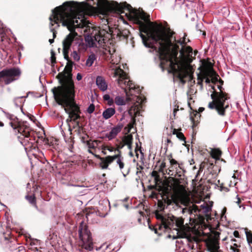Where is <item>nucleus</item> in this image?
<instances>
[{
  "label": "nucleus",
  "mask_w": 252,
  "mask_h": 252,
  "mask_svg": "<svg viewBox=\"0 0 252 252\" xmlns=\"http://www.w3.org/2000/svg\"><path fill=\"white\" fill-rule=\"evenodd\" d=\"M123 125H118L112 128L111 131L105 134V137L108 139L109 140H111L116 137L118 134L121 131Z\"/></svg>",
  "instance_id": "nucleus-16"
},
{
  "label": "nucleus",
  "mask_w": 252,
  "mask_h": 252,
  "mask_svg": "<svg viewBox=\"0 0 252 252\" xmlns=\"http://www.w3.org/2000/svg\"><path fill=\"white\" fill-rule=\"evenodd\" d=\"M206 82L207 83L209 82V79L206 80Z\"/></svg>",
  "instance_id": "nucleus-64"
},
{
  "label": "nucleus",
  "mask_w": 252,
  "mask_h": 252,
  "mask_svg": "<svg viewBox=\"0 0 252 252\" xmlns=\"http://www.w3.org/2000/svg\"><path fill=\"white\" fill-rule=\"evenodd\" d=\"M56 237H57V235H55L54 233H53L52 235H51V234L49 235V236L48 237V239L49 240H53V242L54 241V239H55L56 238Z\"/></svg>",
  "instance_id": "nucleus-37"
},
{
  "label": "nucleus",
  "mask_w": 252,
  "mask_h": 252,
  "mask_svg": "<svg viewBox=\"0 0 252 252\" xmlns=\"http://www.w3.org/2000/svg\"><path fill=\"white\" fill-rule=\"evenodd\" d=\"M226 207H224L223 208V209L222 210V211H221V214H222L221 218L222 219L223 218V216L224 215V214L226 213Z\"/></svg>",
  "instance_id": "nucleus-40"
},
{
  "label": "nucleus",
  "mask_w": 252,
  "mask_h": 252,
  "mask_svg": "<svg viewBox=\"0 0 252 252\" xmlns=\"http://www.w3.org/2000/svg\"><path fill=\"white\" fill-rule=\"evenodd\" d=\"M216 166L214 165L213 163H209V165L208 166V169L209 171H210V172L212 174L216 173L215 171V168Z\"/></svg>",
  "instance_id": "nucleus-31"
},
{
  "label": "nucleus",
  "mask_w": 252,
  "mask_h": 252,
  "mask_svg": "<svg viewBox=\"0 0 252 252\" xmlns=\"http://www.w3.org/2000/svg\"><path fill=\"white\" fill-rule=\"evenodd\" d=\"M224 189L228 190V189L227 188L222 187V186H220V190H222Z\"/></svg>",
  "instance_id": "nucleus-49"
},
{
  "label": "nucleus",
  "mask_w": 252,
  "mask_h": 252,
  "mask_svg": "<svg viewBox=\"0 0 252 252\" xmlns=\"http://www.w3.org/2000/svg\"><path fill=\"white\" fill-rule=\"evenodd\" d=\"M204 110V108H203V107H200V108H199V110H200V111H203V110Z\"/></svg>",
  "instance_id": "nucleus-56"
},
{
  "label": "nucleus",
  "mask_w": 252,
  "mask_h": 252,
  "mask_svg": "<svg viewBox=\"0 0 252 252\" xmlns=\"http://www.w3.org/2000/svg\"><path fill=\"white\" fill-rule=\"evenodd\" d=\"M104 100L107 101V104L111 106L114 104V100L113 98H111L110 95L108 94H105L103 96Z\"/></svg>",
  "instance_id": "nucleus-25"
},
{
  "label": "nucleus",
  "mask_w": 252,
  "mask_h": 252,
  "mask_svg": "<svg viewBox=\"0 0 252 252\" xmlns=\"http://www.w3.org/2000/svg\"><path fill=\"white\" fill-rule=\"evenodd\" d=\"M108 38L109 37L103 35L102 32L98 34L95 33L94 34L88 33L85 35V43L84 42V44L86 46L87 50L88 47H96L97 44L102 46L108 40Z\"/></svg>",
  "instance_id": "nucleus-11"
},
{
  "label": "nucleus",
  "mask_w": 252,
  "mask_h": 252,
  "mask_svg": "<svg viewBox=\"0 0 252 252\" xmlns=\"http://www.w3.org/2000/svg\"><path fill=\"white\" fill-rule=\"evenodd\" d=\"M237 201H236V203L238 204H239L241 202V200H240V198L238 197V195H237Z\"/></svg>",
  "instance_id": "nucleus-47"
},
{
  "label": "nucleus",
  "mask_w": 252,
  "mask_h": 252,
  "mask_svg": "<svg viewBox=\"0 0 252 252\" xmlns=\"http://www.w3.org/2000/svg\"><path fill=\"white\" fill-rule=\"evenodd\" d=\"M27 200L32 205H35V197L34 195H27L26 196Z\"/></svg>",
  "instance_id": "nucleus-28"
},
{
  "label": "nucleus",
  "mask_w": 252,
  "mask_h": 252,
  "mask_svg": "<svg viewBox=\"0 0 252 252\" xmlns=\"http://www.w3.org/2000/svg\"><path fill=\"white\" fill-rule=\"evenodd\" d=\"M245 233L248 243L249 244H252V232L251 231H248V229L246 228Z\"/></svg>",
  "instance_id": "nucleus-27"
},
{
  "label": "nucleus",
  "mask_w": 252,
  "mask_h": 252,
  "mask_svg": "<svg viewBox=\"0 0 252 252\" xmlns=\"http://www.w3.org/2000/svg\"><path fill=\"white\" fill-rule=\"evenodd\" d=\"M129 168H128V170L126 172H122L123 175L124 177H126L127 174H128L129 172Z\"/></svg>",
  "instance_id": "nucleus-43"
},
{
  "label": "nucleus",
  "mask_w": 252,
  "mask_h": 252,
  "mask_svg": "<svg viewBox=\"0 0 252 252\" xmlns=\"http://www.w3.org/2000/svg\"><path fill=\"white\" fill-rule=\"evenodd\" d=\"M231 249L233 251V252H237L238 251H239V250L237 249L236 248H231Z\"/></svg>",
  "instance_id": "nucleus-46"
},
{
  "label": "nucleus",
  "mask_w": 252,
  "mask_h": 252,
  "mask_svg": "<svg viewBox=\"0 0 252 252\" xmlns=\"http://www.w3.org/2000/svg\"><path fill=\"white\" fill-rule=\"evenodd\" d=\"M119 167H120V169L122 170L124 168V162H123L122 163H121L120 164V165H119Z\"/></svg>",
  "instance_id": "nucleus-45"
},
{
  "label": "nucleus",
  "mask_w": 252,
  "mask_h": 252,
  "mask_svg": "<svg viewBox=\"0 0 252 252\" xmlns=\"http://www.w3.org/2000/svg\"><path fill=\"white\" fill-rule=\"evenodd\" d=\"M49 42H50V44H52L54 42V38H53V39H50L49 40Z\"/></svg>",
  "instance_id": "nucleus-48"
},
{
  "label": "nucleus",
  "mask_w": 252,
  "mask_h": 252,
  "mask_svg": "<svg viewBox=\"0 0 252 252\" xmlns=\"http://www.w3.org/2000/svg\"><path fill=\"white\" fill-rule=\"evenodd\" d=\"M73 65L74 63L72 61H68L65 68H66L68 72H71L72 70Z\"/></svg>",
  "instance_id": "nucleus-30"
},
{
  "label": "nucleus",
  "mask_w": 252,
  "mask_h": 252,
  "mask_svg": "<svg viewBox=\"0 0 252 252\" xmlns=\"http://www.w3.org/2000/svg\"><path fill=\"white\" fill-rule=\"evenodd\" d=\"M115 103L118 105H125L126 103L124 98L120 96H117L114 100Z\"/></svg>",
  "instance_id": "nucleus-24"
},
{
  "label": "nucleus",
  "mask_w": 252,
  "mask_h": 252,
  "mask_svg": "<svg viewBox=\"0 0 252 252\" xmlns=\"http://www.w3.org/2000/svg\"><path fill=\"white\" fill-rule=\"evenodd\" d=\"M69 37L67 35L63 41V54L64 59L68 62L71 61L68 56V54L70 50V44L68 42Z\"/></svg>",
  "instance_id": "nucleus-17"
},
{
  "label": "nucleus",
  "mask_w": 252,
  "mask_h": 252,
  "mask_svg": "<svg viewBox=\"0 0 252 252\" xmlns=\"http://www.w3.org/2000/svg\"><path fill=\"white\" fill-rule=\"evenodd\" d=\"M96 5L105 13L125 14L129 20L138 26L143 44L158 57L162 70L166 62L170 67L169 72L181 83H186L184 78L189 75L188 64L192 62L193 54L194 57L197 53V51L193 53L192 48L187 45L189 40L186 41V33L182 38L177 37L176 32L169 28L151 22L150 15L143 10L134 9L126 2L122 4L115 1L97 0Z\"/></svg>",
  "instance_id": "nucleus-1"
},
{
  "label": "nucleus",
  "mask_w": 252,
  "mask_h": 252,
  "mask_svg": "<svg viewBox=\"0 0 252 252\" xmlns=\"http://www.w3.org/2000/svg\"><path fill=\"white\" fill-rule=\"evenodd\" d=\"M69 37L68 42L70 44V49L73 50L71 54V56L76 62H78L80 59V56L78 52H84L86 51V46L84 44L83 38L77 32L69 33L67 35Z\"/></svg>",
  "instance_id": "nucleus-8"
},
{
  "label": "nucleus",
  "mask_w": 252,
  "mask_h": 252,
  "mask_svg": "<svg viewBox=\"0 0 252 252\" xmlns=\"http://www.w3.org/2000/svg\"><path fill=\"white\" fill-rule=\"evenodd\" d=\"M219 242L214 240L212 242L211 247L208 248V251L209 252H219Z\"/></svg>",
  "instance_id": "nucleus-21"
},
{
  "label": "nucleus",
  "mask_w": 252,
  "mask_h": 252,
  "mask_svg": "<svg viewBox=\"0 0 252 252\" xmlns=\"http://www.w3.org/2000/svg\"><path fill=\"white\" fill-rule=\"evenodd\" d=\"M201 171H202V170L201 169V168H200V169H199V170H198V173H197V175H196V176L198 175V174H199V172H200Z\"/></svg>",
  "instance_id": "nucleus-57"
},
{
  "label": "nucleus",
  "mask_w": 252,
  "mask_h": 252,
  "mask_svg": "<svg viewBox=\"0 0 252 252\" xmlns=\"http://www.w3.org/2000/svg\"><path fill=\"white\" fill-rule=\"evenodd\" d=\"M23 96L16 97L13 99V102L16 107H18L20 106V104H23L24 101L22 100Z\"/></svg>",
  "instance_id": "nucleus-26"
},
{
  "label": "nucleus",
  "mask_w": 252,
  "mask_h": 252,
  "mask_svg": "<svg viewBox=\"0 0 252 252\" xmlns=\"http://www.w3.org/2000/svg\"><path fill=\"white\" fill-rule=\"evenodd\" d=\"M177 137L180 139L182 141H184L185 142H186V138L183 134V133L182 132H179L177 134Z\"/></svg>",
  "instance_id": "nucleus-34"
},
{
  "label": "nucleus",
  "mask_w": 252,
  "mask_h": 252,
  "mask_svg": "<svg viewBox=\"0 0 252 252\" xmlns=\"http://www.w3.org/2000/svg\"><path fill=\"white\" fill-rule=\"evenodd\" d=\"M94 7L86 1L78 2L74 1L64 2L62 5L52 10L49 17L50 29L53 33V38L56 37V29L59 26V23L66 27L70 33L76 32V29L82 28L85 25L84 13L94 9Z\"/></svg>",
  "instance_id": "nucleus-2"
},
{
  "label": "nucleus",
  "mask_w": 252,
  "mask_h": 252,
  "mask_svg": "<svg viewBox=\"0 0 252 252\" xmlns=\"http://www.w3.org/2000/svg\"><path fill=\"white\" fill-rule=\"evenodd\" d=\"M171 170L169 169V172L168 173V174H169V175H173V174H170V172H171Z\"/></svg>",
  "instance_id": "nucleus-58"
},
{
  "label": "nucleus",
  "mask_w": 252,
  "mask_h": 252,
  "mask_svg": "<svg viewBox=\"0 0 252 252\" xmlns=\"http://www.w3.org/2000/svg\"><path fill=\"white\" fill-rule=\"evenodd\" d=\"M114 74V76L118 77L117 81L120 86L123 88V85H124L128 89V91L125 89L126 100L132 101L133 104L128 109V113L132 120L135 121V118L140 115L143 104L146 102V98L139 95L140 94L139 87H136L131 81L128 80L123 70L121 68L116 69Z\"/></svg>",
  "instance_id": "nucleus-3"
},
{
  "label": "nucleus",
  "mask_w": 252,
  "mask_h": 252,
  "mask_svg": "<svg viewBox=\"0 0 252 252\" xmlns=\"http://www.w3.org/2000/svg\"><path fill=\"white\" fill-rule=\"evenodd\" d=\"M173 205H174V206L173 207L174 208H181L180 206H179V204L178 203H176V202H174L173 203Z\"/></svg>",
  "instance_id": "nucleus-41"
},
{
  "label": "nucleus",
  "mask_w": 252,
  "mask_h": 252,
  "mask_svg": "<svg viewBox=\"0 0 252 252\" xmlns=\"http://www.w3.org/2000/svg\"><path fill=\"white\" fill-rule=\"evenodd\" d=\"M96 84L98 88L104 92L107 89V84L104 78L101 76H98L96 78Z\"/></svg>",
  "instance_id": "nucleus-18"
},
{
  "label": "nucleus",
  "mask_w": 252,
  "mask_h": 252,
  "mask_svg": "<svg viewBox=\"0 0 252 252\" xmlns=\"http://www.w3.org/2000/svg\"><path fill=\"white\" fill-rule=\"evenodd\" d=\"M178 111V110H176L175 109H174V111H173V115H174V116L175 117V115H176V112Z\"/></svg>",
  "instance_id": "nucleus-51"
},
{
  "label": "nucleus",
  "mask_w": 252,
  "mask_h": 252,
  "mask_svg": "<svg viewBox=\"0 0 252 252\" xmlns=\"http://www.w3.org/2000/svg\"><path fill=\"white\" fill-rule=\"evenodd\" d=\"M201 207L202 208V210H200L198 206L196 205L193 204L191 206H190L189 208H181V212L182 214H185L186 213L190 214V215H194V217L196 215H197L198 213H200L201 212L204 213H208L211 208L208 206L202 205Z\"/></svg>",
  "instance_id": "nucleus-13"
},
{
  "label": "nucleus",
  "mask_w": 252,
  "mask_h": 252,
  "mask_svg": "<svg viewBox=\"0 0 252 252\" xmlns=\"http://www.w3.org/2000/svg\"><path fill=\"white\" fill-rule=\"evenodd\" d=\"M211 155L216 160H219L221 155V152L219 149H212Z\"/></svg>",
  "instance_id": "nucleus-22"
},
{
  "label": "nucleus",
  "mask_w": 252,
  "mask_h": 252,
  "mask_svg": "<svg viewBox=\"0 0 252 252\" xmlns=\"http://www.w3.org/2000/svg\"><path fill=\"white\" fill-rule=\"evenodd\" d=\"M78 234L79 239L82 241V248L87 251H93L94 247L92 234L88 226L83 221L79 224Z\"/></svg>",
  "instance_id": "nucleus-9"
},
{
  "label": "nucleus",
  "mask_w": 252,
  "mask_h": 252,
  "mask_svg": "<svg viewBox=\"0 0 252 252\" xmlns=\"http://www.w3.org/2000/svg\"><path fill=\"white\" fill-rule=\"evenodd\" d=\"M234 235L235 237L238 238L239 237V232L238 231H235L234 232Z\"/></svg>",
  "instance_id": "nucleus-42"
},
{
  "label": "nucleus",
  "mask_w": 252,
  "mask_h": 252,
  "mask_svg": "<svg viewBox=\"0 0 252 252\" xmlns=\"http://www.w3.org/2000/svg\"><path fill=\"white\" fill-rule=\"evenodd\" d=\"M118 156H108L105 158H101L99 155H95V157L100 160V166L102 169H107L109 164H111Z\"/></svg>",
  "instance_id": "nucleus-15"
},
{
  "label": "nucleus",
  "mask_w": 252,
  "mask_h": 252,
  "mask_svg": "<svg viewBox=\"0 0 252 252\" xmlns=\"http://www.w3.org/2000/svg\"><path fill=\"white\" fill-rule=\"evenodd\" d=\"M95 109V106L93 103L91 104L87 108V112L89 114H92L94 112Z\"/></svg>",
  "instance_id": "nucleus-32"
},
{
  "label": "nucleus",
  "mask_w": 252,
  "mask_h": 252,
  "mask_svg": "<svg viewBox=\"0 0 252 252\" xmlns=\"http://www.w3.org/2000/svg\"><path fill=\"white\" fill-rule=\"evenodd\" d=\"M23 98H27L28 96V94H27L26 96H23Z\"/></svg>",
  "instance_id": "nucleus-62"
},
{
  "label": "nucleus",
  "mask_w": 252,
  "mask_h": 252,
  "mask_svg": "<svg viewBox=\"0 0 252 252\" xmlns=\"http://www.w3.org/2000/svg\"><path fill=\"white\" fill-rule=\"evenodd\" d=\"M117 151L118 153L115 156H118L116 159H117V163L118 165H120L121 163L123 162V158L122 157L121 155V151L119 149H117L115 150Z\"/></svg>",
  "instance_id": "nucleus-29"
},
{
  "label": "nucleus",
  "mask_w": 252,
  "mask_h": 252,
  "mask_svg": "<svg viewBox=\"0 0 252 252\" xmlns=\"http://www.w3.org/2000/svg\"><path fill=\"white\" fill-rule=\"evenodd\" d=\"M51 62L52 65H53L56 63V57H55V53L53 51H52L51 52Z\"/></svg>",
  "instance_id": "nucleus-33"
},
{
  "label": "nucleus",
  "mask_w": 252,
  "mask_h": 252,
  "mask_svg": "<svg viewBox=\"0 0 252 252\" xmlns=\"http://www.w3.org/2000/svg\"><path fill=\"white\" fill-rule=\"evenodd\" d=\"M166 167V163L164 162H162L159 166V171L163 172L164 169Z\"/></svg>",
  "instance_id": "nucleus-36"
},
{
  "label": "nucleus",
  "mask_w": 252,
  "mask_h": 252,
  "mask_svg": "<svg viewBox=\"0 0 252 252\" xmlns=\"http://www.w3.org/2000/svg\"><path fill=\"white\" fill-rule=\"evenodd\" d=\"M53 93L57 103L64 109H69L70 114L74 117V121L80 118L81 111L75 101V92L73 84L68 85L63 90H60L58 93L54 91Z\"/></svg>",
  "instance_id": "nucleus-5"
},
{
  "label": "nucleus",
  "mask_w": 252,
  "mask_h": 252,
  "mask_svg": "<svg viewBox=\"0 0 252 252\" xmlns=\"http://www.w3.org/2000/svg\"><path fill=\"white\" fill-rule=\"evenodd\" d=\"M213 100L208 104V108L215 110L220 116H224L227 110H230L228 99L229 98L228 94L221 91L216 92L211 95Z\"/></svg>",
  "instance_id": "nucleus-6"
},
{
  "label": "nucleus",
  "mask_w": 252,
  "mask_h": 252,
  "mask_svg": "<svg viewBox=\"0 0 252 252\" xmlns=\"http://www.w3.org/2000/svg\"><path fill=\"white\" fill-rule=\"evenodd\" d=\"M76 79L78 81H80L82 79V74L80 73H78L77 74Z\"/></svg>",
  "instance_id": "nucleus-39"
},
{
  "label": "nucleus",
  "mask_w": 252,
  "mask_h": 252,
  "mask_svg": "<svg viewBox=\"0 0 252 252\" xmlns=\"http://www.w3.org/2000/svg\"><path fill=\"white\" fill-rule=\"evenodd\" d=\"M64 111H65V112L68 115V118L66 119V123L67 124L68 126H69V130L71 131V129H70V124L69 123L72 122V121H73L74 122H75L76 123V125L77 126H79V122L78 121H74V117H73L72 115H71V114H70V111L69 110V109L68 108H64Z\"/></svg>",
  "instance_id": "nucleus-20"
},
{
  "label": "nucleus",
  "mask_w": 252,
  "mask_h": 252,
  "mask_svg": "<svg viewBox=\"0 0 252 252\" xmlns=\"http://www.w3.org/2000/svg\"><path fill=\"white\" fill-rule=\"evenodd\" d=\"M109 52H110V55H113V53L114 52V50H113L112 52H111V50H110V51H109Z\"/></svg>",
  "instance_id": "nucleus-55"
},
{
  "label": "nucleus",
  "mask_w": 252,
  "mask_h": 252,
  "mask_svg": "<svg viewBox=\"0 0 252 252\" xmlns=\"http://www.w3.org/2000/svg\"><path fill=\"white\" fill-rule=\"evenodd\" d=\"M11 32L10 30L7 29L0 21V55L1 58L6 57L7 53L4 48L8 47L10 42V39L8 35Z\"/></svg>",
  "instance_id": "nucleus-12"
},
{
  "label": "nucleus",
  "mask_w": 252,
  "mask_h": 252,
  "mask_svg": "<svg viewBox=\"0 0 252 252\" xmlns=\"http://www.w3.org/2000/svg\"><path fill=\"white\" fill-rule=\"evenodd\" d=\"M87 145L89 149H94L95 148V146L93 143H91L90 141L87 142Z\"/></svg>",
  "instance_id": "nucleus-35"
},
{
  "label": "nucleus",
  "mask_w": 252,
  "mask_h": 252,
  "mask_svg": "<svg viewBox=\"0 0 252 252\" xmlns=\"http://www.w3.org/2000/svg\"><path fill=\"white\" fill-rule=\"evenodd\" d=\"M21 74L20 69L16 67L3 69L0 71V86L8 85L18 79Z\"/></svg>",
  "instance_id": "nucleus-10"
},
{
  "label": "nucleus",
  "mask_w": 252,
  "mask_h": 252,
  "mask_svg": "<svg viewBox=\"0 0 252 252\" xmlns=\"http://www.w3.org/2000/svg\"><path fill=\"white\" fill-rule=\"evenodd\" d=\"M190 119L191 122L193 123L192 126L193 127L195 126V124L194 119L192 117H190Z\"/></svg>",
  "instance_id": "nucleus-44"
},
{
  "label": "nucleus",
  "mask_w": 252,
  "mask_h": 252,
  "mask_svg": "<svg viewBox=\"0 0 252 252\" xmlns=\"http://www.w3.org/2000/svg\"><path fill=\"white\" fill-rule=\"evenodd\" d=\"M155 216L157 219L161 222V224L159 226V229L163 228L165 231H168L173 229L178 234L179 228L183 224V222L178 221L177 218L173 216L163 215L158 211L156 212Z\"/></svg>",
  "instance_id": "nucleus-7"
},
{
  "label": "nucleus",
  "mask_w": 252,
  "mask_h": 252,
  "mask_svg": "<svg viewBox=\"0 0 252 252\" xmlns=\"http://www.w3.org/2000/svg\"><path fill=\"white\" fill-rule=\"evenodd\" d=\"M167 143H171V141L170 139H167Z\"/></svg>",
  "instance_id": "nucleus-59"
},
{
  "label": "nucleus",
  "mask_w": 252,
  "mask_h": 252,
  "mask_svg": "<svg viewBox=\"0 0 252 252\" xmlns=\"http://www.w3.org/2000/svg\"><path fill=\"white\" fill-rule=\"evenodd\" d=\"M137 169L138 170H139V169L142 170V169H143V166H142L140 165V166H139L138 167H137Z\"/></svg>",
  "instance_id": "nucleus-50"
},
{
  "label": "nucleus",
  "mask_w": 252,
  "mask_h": 252,
  "mask_svg": "<svg viewBox=\"0 0 252 252\" xmlns=\"http://www.w3.org/2000/svg\"><path fill=\"white\" fill-rule=\"evenodd\" d=\"M139 173H141V171H137L136 172V174H138Z\"/></svg>",
  "instance_id": "nucleus-63"
},
{
  "label": "nucleus",
  "mask_w": 252,
  "mask_h": 252,
  "mask_svg": "<svg viewBox=\"0 0 252 252\" xmlns=\"http://www.w3.org/2000/svg\"><path fill=\"white\" fill-rule=\"evenodd\" d=\"M127 200H128V198H125V199H124L123 200H122V202H126V201Z\"/></svg>",
  "instance_id": "nucleus-53"
},
{
  "label": "nucleus",
  "mask_w": 252,
  "mask_h": 252,
  "mask_svg": "<svg viewBox=\"0 0 252 252\" xmlns=\"http://www.w3.org/2000/svg\"><path fill=\"white\" fill-rule=\"evenodd\" d=\"M116 113L115 108L109 107L106 108L102 113V117L105 120H107L112 117Z\"/></svg>",
  "instance_id": "nucleus-19"
},
{
  "label": "nucleus",
  "mask_w": 252,
  "mask_h": 252,
  "mask_svg": "<svg viewBox=\"0 0 252 252\" xmlns=\"http://www.w3.org/2000/svg\"><path fill=\"white\" fill-rule=\"evenodd\" d=\"M3 126H4V124L2 122L0 121V126L2 127Z\"/></svg>",
  "instance_id": "nucleus-52"
},
{
  "label": "nucleus",
  "mask_w": 252,
  "mask_h": 252,
  "mask_svg": "<svg viewBox=\"0 0 252 252\" xmlns=\"http://www.w3.org/2000/svg\"><path fill=\"white\" fill-rule=\"evenodd\" d=\"M170 162L172 166L177 165L178 164L177 161L174 159H171Z\"/></svg>",
  "instance_id": "nucleus-38"
},
{
  "label": "nucleus",
  "mask_w": 252,
  "mask_h": 252,
  "mask_svg": "<svg viewBox=\"0 0 252 252\" xmlns=\"http://www.w3.org/2000/svg\"><path fill=\"white\" fill-rule=\"evenodd\" d=\"M9 233H3L1 237V240L3 239L4 241L5 242V244L8 245L7 247H9L11 251L15 250V252H25L24 248L22 246H19L18 247L14 246L13 247L11 246L10 244L15 245L16 242L14 238L9 237ZM1 241H2V240Z\"/></svg>",
  "instance_id": "nucleus-14"
},
{
  "label": "nucleus",
  "mask_w": 252,
  "mask_h": 252,
  "mask_svg": "<svg viewBox=\"0 0 252 252\" xmlns=\"http://www.w3.org/2000/svg\"><path fill=\"white\" fill-rule=\"evenodd\" d=\"M125 207L126 208H128V205H127V204H126V205H125Z\"/></svg>",
  "instance_id": "nucleus-61"
},
{
  "label": "nucleus",
  "mask_w": 252,
  "mask_h": 252,
  "mask_svg": "<svg viewBox=\"0 0 252 252\" xmlns=\"http://www.w3.org/2000/svg\"><path fill=\"white\" fill-rule=\"evenodd\" d=\"M88 152H89L90 153L93 154V152H92V151L90 150V149H89L88 150Z\"/></svg>",
  "instance_id": "nucleus-60"
},
{
  "label": "nucleus",
  "mask_w": 252,
  "mask_h": 252,
  "mask_svg": "<svg viewBox=\"0 0 252 252\" xmlns=\"http://www.w3.org/2000/svg\"><path fill=\"white\" fill-rule=\"evenodd\" d=\"M0 110H1L8 119L12 121L17 120L15 122H10L9 124L13 129L15 130L16 132L17 131V138L21 144L24 147L25 150L27 151L35 149L36 147L35 138L31 133L32 129L29 124L26 121H18L17 117H15L13 115L6 112L1 107H0Z\"/></svg>",
  "instance_id": "nucleus-4"
},
{
  "label": "nucleus",
  "mask_w": 252,
  "mask_h": 252,
  "mask_svg": "<svg viewBox=\"0 0 252 252\" xmlns=\"http://www.w3.org/2000/svg\"><path fill=\"white\" fill-rule=\"evenodd\" d=\"M96 59V58L95 55L94 53L91 54L89 56L86 60V65L89 67L91 66Z\"/></svg>",
  "instance_id": "nucleus-23"
},
{
  "label": "nucleus",
  "mask_w": 252,
  "mask_h": 252,
  "mask_svg": "<svg viewBox=\"0 0 252 252\" xmlns=\"http://www.w3.org/2000/svg\"><path fill=\"white\" fill-rule=\"evenodd\" d=\"M108 150L110 151V152H112L113 150H114V148H108Z\"/></svg>",
  "instance_id": "nucleus-54"
}]
</instances>
